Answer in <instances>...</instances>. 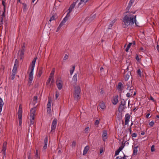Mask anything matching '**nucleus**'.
<instances>
[{
  "mask_svg": "<svg viewBox=\"0 0 159 159\" xmlns=\"http://www.w3.org/2000/svg\"><path fill=\"white\" fill-rule=\"evenodd\" d=\"M136 16H134L131 13H128L125 15L123 18L122 25L124 28H127L129 25H132L135 23L136 26L137 25L136 19Z\"/></svg>",
  "mask_w": 159,
  "mask_h": 159,
  "instance_id": "nucleus-1",
  "label": "nucleus"
},
{
  "mask_svg": "<svg viewBox=\"0 0 159 159\" xmlns=\"http://www.w3.org/2000/svg\"><path fill=\"white\" fill-rule=\"evenodd\" d=\"M37 59V57H35L32 61L31 64V72L30 73L29 77L28 84L30 86L32 83L33 78V70L35 66L36 60Z\"/></svg>",
  "mask_w": 159,
  "mask_h": 159,
  "instance_id": "nucleus-2",
  "label": "nucleus"
},
{
  "mask_svg": "<svg viewBox=\"0 0 159 159\" xmlns=\"http://www.w3.org/2000/svg\"><path fill=\"white\" fill-rule=\"evenodd\" d=\"M81 92L80 88L79 86H77L74 88V94L75 98L77 100L80 99V94Z\"/></svg>",
  "mask_w": 159,
  "mask_h": 159,
  "instance_id": "nucleus-3",
  "label": "nucleus"
},
{
  "mask_svg": "<svg viewBox=\"0 0 159 159\" xmlns=\"http://www.w3.org/2000/svg\"><path fill=\"white\" fill-rule=\"evenodd\" d=\"M125 101L124 99L121 101L118 108V111L119 112H122L125 109Z\"/></svg>",
  "mask_w": 159,
  "mask_h": 159,
  "instance_id": "nucleus-4",
  "label": "nucleus"
},
{
  "mask_svg": "<svg viewBox=\"0 0 159 159\" xmlns=\"http://www.w3.org/2000/svg\"><path fill=\"white\" fill-rule=\"evenodd\" d=\"M117 89L118 90V91L119 92V93L120 94V96H121V94L122 92V90L124 88V87L122 84V83L121 82H120L118 83V84L117 86Z\"/></svg>",
  "mask_w": 159,
  "mask_h": 159,
  "instance_id": "nucleus-5",
  "label": "nucleus"
},
{
  "mask_svg": "<svg viewBox=\"0 0 159 159\" xmlns=\"http://www.w3.org/2000/svg\"><path fill=\"white\" fill-rule=\"evenodd\" d=\"M125 141L124 142V141L122 142L121 145L116 151L115 156H116L119 154L120 152L125 147Z\"/></svg>",
  "mask_w": 159,
  "mask_h": 159,
  "instance_id": "nucleus-6",
  "label": "nucleus"
},
{
  "mask_svg": "<svg viewBox=\"0 0 159 159\" xmlns=\"http://www.w3.org/2000/svg\"><path fill=\"white\" fill-rule=\"evenodd\" d=\"M57 123V120L56 118H55L52 121V126L51 132H53L55 130Z\"/></svg>",
  "mask_w": 159,
  "mask_h": 159,
  "instance_id": "nucleus-7",
  "label": "nucleus"
},
{
  "mask_svg": "<svg viewBox=\"0 0 159 159\" xmlns=\"http://www.w3.org/2000/svg\"><path fill=\"white\" fill-rule=\"evenodd\" d=\"M56 83L58 89L59 90L61 89L62 87V81L61 80L58 81L57 80Z\"/></svg>",
  "mask_w": 159,
  "mask_h": 159,
  "instance_id": "nucleus-8",
  "label": "nucleus"
},
{
  "mask_svg": "<svg viewBox=\"0 0 159 159\" xmlns=\"http://www.w3.org/2000/svg\"><path fill=\"white\" fill-rule=\"evenodd\" d=\"M134 0H130L129 4L128 6L126 8V9L128 10V11H126L124 14L125 13H128V11L129 10L130 8L131 7L132 5V4L134 2Z\"/></svg>",
  "mask_w": 159,
  "mask_h": 159,
  "instance_id": "nucleus-9",
  "label": "nucleus"
},
{
  "mask_svg": "<svg viewBox=\"0 0 159 159\" xmlns=\"http://www.w3.org/2000/svg\"><path fill=\"white\" fill-rule=\"evenodd\" d=\"M130 118V116L129 115V114L127 113L125 115V125H127L128 124L129 122V120Z\"/></svg>",
  "mask_w": 159,
  "mask_h": 159,
  "instance_id": "nucleus-10",
  "label": "nucleus"
},
{
  "mask_svg": "<svg viewBox=\"0 0 159 159\" xmlns=\"http://www.w3.org/2000/svg\"><path fill=\"white\" fill-rule=\"evenodd\" d=\"M88 0H81L80 2L78 4V7H80L81 8L85 4V3L87 2Z\"/></svg>",
  "mask_w": 159,
  "mask_h": 159,
  "instance_id": "nucleus-11",
  "label": "nucleus"
},
{
  "mask_svg": "<svg viewBox=\"0 0 159 159\" xmlns=\"http://www.w3.org/2000/svg\"><path fill=\"white\" fill-rule=\"evenodd\" d=\"M118 95L114 96L112 100V103L114 105L117 104L118 102Z\"/></svg>",
  "mask_w": 159,
  "mask_h": 159,
  "instance_id": "nucleus-12",
  "label": "nucleus"
},
{
  "mask_svg": "<svg viewBox=\"0 0 159 159\" xmlns=\"http://www.w3.org/2000/svg\"><path fill=\"white\" fill-rule=\"evenodd\" d=\"M35 107H34L31 109L30 110V117H34L35 116Z\"/></svg>",
  "mask_w": 159,
  "mask_h": 159,
  "instance_id": "nucleus-13",
  "label": "nucleus"
},
{
  "mask_svg": "<svg viewBox=\"0 0 159 159\" xmlns=\"http://www.w3.org/2000/svg\"><path fill=\"white\" fill-rule=\"evenodd\" d=\"M78 0H77V1L75 2H74L70 6L69 9V11L68 13H70L71 11L74 8V7L76 3L78 1Z\"/></svg>",
  "mask_w": 159,
  "mask_h": 159,
  "instance_id": "nucleus-14",
  "label": "nucleus"
},
{
  "mask_svg": "<svg viewBox=\"0 0 159 159\" xmlns=\"http://www.w3.org/2000/svg\"><path fill=\"white\" fill-rule=\"evenodd\" d=\"M102 137L103 141H105V139H107V131L106 130H103L102 132Z\"/></svg>",
  "mask_w": 159,
  "mask_h": 159,
  "instance_id": "nucleus-15",
  "label": "nucleus"
},
{
  "mask_svg": "<svg viewBox=\"0 0 159 159\" xmlns=\"http://www.w3.org/2000/svg\"><path fill=\"white\" fill-rule=\"evenodd\" d=\"M135 44V42L134 41L133 43H129L128 44V45L127 46V48H126V49H125V51H126V52H127L128 51L129 48H130L131 46L133 44V45H134Z\"/></svg>",
  "mask_w": 159,
  "mask_h": 159,
  "instance_id": "nucleus-16",
  "label": "nucleus"
},
{
  "mask_svg": "<svg viewBox=\"0 0 159 159\" xmlns=\"http://www.w3.org/2000/svg\"><path fill=\"white\" fill-rule=\"evenodd\" d=\"M89 146H86L84 149L83 152V155H85L87 154L88 151L89 149Z\"/></svg>",
  "mask_w": 159,
  "mask_h": 159,
  "instance_id": "nucleus-17",
  "label": "nucleus"
},
{
  "mask_svg": "<svg viewBox=\"0 0 159 159\" xmlns=\"http://www.w3.org/2000/svg\"><path fill=\"white\" fill-rule=\"evenodd\" d=\"M6 147H7V142H4L3 143V145L2 146V151L3 152V153H4L5 154V152L6 149Z\"/></svg>",
  "mask_w": 159,
  "mask_h": 159,
  "instance_id": "nucleus-18",
  "label": "nucleus"
},
{
  "mask_svg": "<svg viewBox=\"0 0 159 159\" xmlns=\"http://www.w3.org/2000/svg\"><path fill=\"white\" fill-rule=\"evenodd\" d=\"M18 115V116L22 115V109L21 105V104L19 106Z\"/></svg>",
  "mask_w": 159,
  "mask_h": 159,
  "instance_id": "nucleus-19",
  "label": "nucleus"
},
{
  "mask_svg": "<svg viewBox=\"0 0 159 159\" xmlns=\"http://www.w3.org/2000/svg\"><path fill=\"white\" fill-rule=\"evenodd\" d=\"M4 104V102L2 100V99L0 98V112L2 111V107Z\"/></svg>",
  "mask_w": 159,
  "mask_h": 159,
  "instance_id": "nucleus-20",
  "label": "nucleus"
},
{
  "mask_svg": "<svg viewBox=\"0 0 159 159\" xmlns=\"http://www.w3.org/2000/svg\"><path fill=\"white\" fill-rule=\"evenodd\" d=\"M53 78L52 76L51 75H50L49 78V79L47 81L46 85H49L50 83L51 80H52V79L53 78Z\"/></svg>",
  "mask_w": 159,
  "mask_h": 159,
  "instance_id": "nucleus-21",
  "label": "nucleus"
},
{
  "mask_svg": "<svg viewBox=\"0 0 159 159\" xmlns=\"http://www.w3.org/2000/svg\"><path fill=\"white\" fill-rule=\"evenodd\" d=\"M130 73L129 72L127 74L125 75V81H127L128 80V79L130 76Z\"/></svg>",
  "mask_w": 159,
  "mask_h": 159,
  "instance_id": "nucleus-22",
  "label": "nucleus"
},
{
  "mask_svg": "<svg viewBox=\"0 0 159 159\" xmlns=\"http://www.w3.org/2000/svg\"><path fill=\"white\" fill-rule=\"evenodd\" d=\"M138 148V146H137L136 147H134V148L133 154L134 155H137V153L138 150L137 148Z\"/></svg>",
  "mask_w": 159,
  "mask_h": 159,
  "instance_id": "nucleus-23",
  "label": "nucleus"
},
{
  "mask_svg": "<svg viewBox=\"0 0 159 159\" xmlns=\"http://www.w3.org/2000/svg\"><path fill=\"white\" fill-rule=\"evenodd\" d=\"M116 19H115L111 22V24L109 25V29H111V28L112 27L114 24L116 22Z\"/></svg>",
  "mask_w": 159,
  "mask_h": 159,
  "instance_id": "nucleus-24",
  "label": "nucleus"
},
{
  "mask_svg": "<svg viewBox=\"0 0 159 159\" xmlns=\"http://www.w3.org/2000/svg\"><path fill=\"white\" fill-rule=\"evenodd\" d=\"M126 156L125 154H124V156L123 157L118 156L117 157L116 159H127L126 158Z\"/></svg>",
  "mask_w": 159,
  "mask_h": 159,
  "instance_id": "nucleus-25",
  "label": "nucleus"
},
{
  "mask_svg": "<svg viewBox=\"0 0 159 159\" xmlns=\"http://www.w3.org/2000/svg\"><path fill=\"white\" fill-rule=\"evenodd\" d=\"M18 118L19 121V125L20 126L22 124V115L18 116Z\"/></svg>",
  "mask_w": 159,
  "mask_h": 159,
  "instance_id": "nucleus-26",
  "label": "nucleus"
},
{
  "mask_svg": "<svg viewBox=\"0 0 159 159\" xmlns=\"http://www.w3.org/2000/svg\"><path fill=\"white\" fill-rule=\"evenodd\" d=\"M52 102V100L50 99L49 97L48 98V102L47 105V108L51 107V103Z\"/></svg>",
  "mask_w": 159,
  "mask_h": 159,
  "instance_id": "nucleus-27",
  "label": "nucleus"
},
{
  "mask_svg": "<svg viewBox=\"0 0 159 159\" xmlns=\"http://www.w3.org/2000/svg\"><path fill=\"white\" fill-rule=\"evenodd\" d=\"M130 89V90L129 91V92H130V94L131 95H132V94L133 93V92H134V94H133L134 95H136V92L135 91H134V90L132 88V87H131Z\"/></svg>",
  "mask_w": 159,
  "mask_h": 159,
  "instance_id": "nucleus-28",
  "label": "nucleus"
},
{
  "mask_svg": "<svg viewBox=\"0 0 159 159\" xmlns=\"http://www.w3.org/2000/svg\"><path fill=\"white\" fill-rule=\"evenodd\" d=\"M42 68H40L39 69V71L38 73V75L37 76L39 78L40 77L41 75L42 74Z\"/></svg>",
  "mask_w": 159,
  "mask_h": 159,
  "instance_id": "nucleus-29",
  "label": "nucleus"
},
{
  "mask_svg": "<svg viewBox=\"0 0 159 159\" xmlns=\"http://www.w3.org/2000/svg\"><path fill=\"white\" fill-rule=\"evenodd\" d=\"M77 74H75L73 78V80L75 82H76L77 80Z\"/></svg>",
  "mask_w": 159,
  "mask_h": 159,
  "instance_id": "nucleus-30",
  "label": "nucleus"
},
{
  "mask_svg": "<svg viewBox=\"0 0 159 159\" xmlns=\"http://www.w3.org/2000/svg\"><path fill=\"white\" fill-rule=\"evenodd\" d=\"M100 108L102 109H104L105 108V104L103 103H101L99 105Z\"/></svg>",
  "mask_w": 159,
  "mask_h": 159,
  "instance_id": "nucleus-31",
  "label": "nucleus"
},
{
  "mask_svg": "<svg viewBox=\"0 0 159 159\" xmlns=\"http://www.w3.org/2000/svg\"><path fill=\"white\" fill-rule=\"evenodd\" d=\"M30 125H32L34 123V117H30Z\"/></svg>",
  "mask_w": 159,
  "mask_h": 159,
  "instance_id": "nucleus-32",
  "label": "nucleus"
},
{
  "mask_svg": "<svg viewBox=\"0 0 159 159\" xmlns=\"http://www.w3.org/2000/svg\"><path fill=\"white\" fill-rule=\"evenodd\" d=\"M75 68V65H74L72 66V69H71L70 70V74L71 75H72L74 71Z\"/></svg>",
  "mask_w": 159,
  "mask_h": 159,
  "instance_id": "nucleus-33",
  "label": "nucleus"
},
{
  "mask_svg": "<svg viewBox=\"0 0 159 159\" xmlns=\"http://www.w3.org/2000/svg\"><path fill=\"white\" fill-rule=\"evenodd\" d=\"M96 14H94L89 19L90 20H93L96 17Z\"/></svg>",
  "mask_w": 159,
  "mask_h": 159,
  "instance_id": "nucleus-34",
  "label": "nucleus"
},
{
  "mask_svg": "<svg viewBox=\"0 0 159 159\" xmlns=\"http://www.w3.org/2000/svg\"><path fill=\"white\" fill-rule=\"evenodd\" d=\"M68 56L67 54H66L63 60V61L65 62L66 60L68 59Z\"/></svg>",
  "mask_w": 159,
  "mask_h": 159,
  "instance_id": "nucleus-35",
  "label": "nucleus"
},
{
  "mask_svg": "<svg viewBox=\"0 0 159 159\" xmlns=\"http://www.w3.org/2000/svg\"><path fill=\"white\" fill-rule=\"evenodd\" d=\"M25 43H24L22 47L21 52H24L25 51Z\"/></svg>",
  "mask_w": 159,
  "mask_h": 159,
  "instance_id": "nucleus-36",
  "label": "nucleus"
},
{
  "mask_svg": "<svg viewBox=\"0 0 159 159\" xmlns=\"http://www.w3.org/2000/svg\"><path fill=\"white\" fill-rule=\"evenodd\" d=\"M137 73L138 75H139L140 77L141 76V72L140 69H139L137 72Z\"/></svg>",
  "mask_w": 159,
  "mask_h": 159,
  "instance_id": "nucleus-37",
  "label": "nucleus"
},
{
  "mask_svg": "<svg viewBox=\"0 0 159 159\" xmlns=\"http://www.w3.org/2000/svg\"><path fill=\"white\" fill-rule=\"evenodd\" d=\"M48 138L46 137L44 139V144H47Z\"/></svg>",
  "mask_w": 159,
  "mask_h": 159,
  "instance_id": "nucleus-38",
  "label": "nucleus"
},
{
  "mask_svg": "<svg viewBox=\"0 0 159 159\" xmlns=\"http://www.w3.org/2000/svg\"><path fill=\"white\" fill-rule=\"evenodd\" d=\"M76 142L75 141H73L72 142V144H71L72 147L73 148L75 147L76 145Z\"/></svg>",
  "mask_w": 159,
  "mask_h": 159,
  "instance_id": "nucleus-39",
  "label": "nucleus"
},
{
  "mask_svg": "<svg viewBox=\"0 0 159 159\" xmlns=\"http://www.w3.org/2000/svg\"><path fill=\"white\" fill-rule=\"evenodd\" d=\"M55 16L54 15L52 16L50 18L49 20V21L51 22V21L55 20Z\"/></svg>",
  "mask_w": 159,
  "mask_h": 159,
  "instance_id": "nucleus-40",
  "label": "nucleus"
},
{
  "mask_svg": "<svg viewBox=\"0 0 159 159\" xmlns=\"http://www.w3.org/2000/svg\"><path fill=\"white\" fill-rule=\"evenodd\" d=\"M70 16L69 13H68L66 16L64 18L66 21H67L68 20V18Z\"/></svg>",
  "mask_w": 159,
  "mask_h": 159,
  "instance_id": "nucleus-41",
  "label": "nucleus"
},
{
  "mask_svg": "<svg viewBox=\"0 0 159 159\" xmlns=\"http://www.w3.org/2000/svg\"><path fill=\"white\" fill-rule=\"evenodd\" d=\"M47 111L48 113H50L51 112V107L47 108Z\"/></svg>",
  "mask_w": 159,
  "mask_h": 159,
  "instance_id": "nucleus-42",
  "label": "nucleus"
},
{
  "mask_svg": "<svg viewBox=\"0 0 159 159\" xmlns=\"http://www.w3.org/2000/svg\"><path fill=\"white\" fill-rule=\"evenodd\" d=\"M15 74H15V73H12V74L11 75V79L13 80L14 79V78H15Z\"/></svg>",
  "mask_w": 159,
  "mask_h": 159,
  "instance_id": "nucleus-43",
  "label": "nucleus"
},
{
  "mask_svg": "<svg viewBox=\"0 0 159 159\" xmlns=\"http://www.w3.org/2000/svg\"><path fill=\"white\" fill-rule=\"evenodd\" d=\"M23 10H25L27 7V5L26 4L23 3Z\"/></svg>",
  "mask_w": 159,
  "mask_h": 159,
  "instance_id": "nucleus-44",
  "label": "nucleus"
},
{
  "mask_svg": "<svg viewBox=\"0 0 159 159\" xmlns=\"http://www.w3.org/2000/svg\"><path fill=\"white\" fill-rule=\"evenodd\" d=\"M38 99V97L37 96H35L34 97V101H35V102H36L37 101Z\"/></svg>",
  "mask_w": 159,
  "mask_h": 159,
  "instance_id": "nucleus-45",
  "label": "nucleus"
},
{
  "mask_svg": "<svg viewBox=\"0 0 159 159\" xmlns=\"http://www.w3.org/2000/svg\"><path fill=\"white\" fill-rule=\"evenodd\" d=\"M151 151L152 152H153L154 151L155 149H154V145H152L151 148Z\"/></svg>",
  "mask_w": 159,
  "mask_h": 159,
  "instance_id": "nucleus-46",
  "label": "nucleus"
},
{
  "mask_svg": "<svg viewBox=\"0 0 159 159\" xmlns=\"http://www.w3.org/2000/svg\"><path fill=\"white\" fill-rule=\"evenodd\" d=\"M137 136V134L135 133H133L132 134L131 136L133 137H136Z\"/></svg>",
  "mask_w": 159,
  "mask_h": 159,
  "instance_id": "nucleus-47",
  "label": "nucleus"
},
{
  "mask_svg": "<svg viewBox=\"0 0 159 159\" xmlns=\"http://www.w3.org/2000/svg\"><path fill=\"white\" fill-rule=\"evenodd\" d=\"M154 124V122L153 121H151V122L149 123V125L150 126L152 127Z\"/></svg>",
  "mask_w": 159,
  "mask_h": 159,
  "instance_id": "nucleus-48",
  "label": "nucleus"
},
{
  "mask_svg": "<svg viewBox=\"0 0 159 159\" xmlns=\"http://www.w3.org/2000/svg\"><path fill=\"white\" fill-rule=\"evenodd\" d=\"M3 18L1 17V20L0 21V25H2L3 24Z\"/></svg>",
  "mask_w": 159,
  "mask_h": 159,
  "instance_id": "nucleus-49",
  "label": "nucleus"
},
{
  "mask_svg": "<svg viewBox=\"0 0 159 159\" xmlns=\"http://www.w3.org/2000/svg\"><path fill=\"white\" fill-rule=\"evenodd\" d=\"M131 93H130V92L126 94V96L127 97H131L132 95L130 94Z\"/></svg>",
  "mask_w": 159,
  "mask_h": 159,
  "instance_id": "nucleus-50",
  "label": "nucleus"
},
{
  "mask_svg": "<svg viewBox=\"0 0 159 159\" xmlns=\"http://www.w3.org/2000/svg\"><path fill=\"white\" fill-rule=\"evenodd\" d=\"M54 82V80L53 79V78L52 79V81H51V84H49V85H50V86H51V85H52L53 83Z\"/></svg>",
  "mask_w": 159,
  "mask_h": 159,
  "instance_id": "nucleus-51",
  "label": "nucleus"
},
{
  "mask_svg": "<svg viewBox=\"0 0 159 159\" xmlns=\"http://www.w3.org/2000/svg\"><path fill=\"white\" fill-rule=\"evenodd\" d=\"M16 71H17L16 69H15V68H13V69L12 70V73L16 74Z\"/></svg>",
  "mask_w": 159,
  "mask_h": 159,
  "instance_id": "nucleus-52",
  "label": "nucleus"
},
{
  "mask_svg": "<svg viewBox=\"0 0 159 159\" xmlns=\"http://www.w3.org/2000/svg\"><path fill=\"white\" fill-rule=\"evenodd\" d=\"M59 96V93L57 92H56V99H57Z\"/></svg>",
  "mask_w": 159,
  "mask_h": 159,
  "instance_id": "nucleus-53",
  "label": "nucleus"
},
{
  "mask_svg": "<svg viewBox=\"0 0 159 159\" xmlns=\"http://www.w3.org/2000/svg\"><path fill=\"white\" fill-rule=\"evenodd\" d=\"M150 100H151L153 102H156V100H154V98L151 96H150Z\"/></svg>",
  "mask_w": 159,
  "mask_h": 159,
  "instance_id": "nucleus-54",
  "label": "nucleus"
},
{
  "mask_svg": "<svg viewBox=\"0 0 159 159\" xmlns=\"http://www.w3.org/2000/svg\"><path fill=\"white\" fill-rule=\"evenodd\" d=\"M99 124V121L98 120H96L95 122V125H98Z\"/></svg>",
  "mask_w": 159,
  "mask_h": 159,
  "instance_id": "nucleus-55",
  "label": "nucleus"
},
{
  "mask_svg": "<svg viewBox=\"0 0 159 159\" xmlns=\"http://www.w3.org/2000/svg\"><path fill=\"white\" fill-rule=\"evenodd\" d=\"M29 155L28 157V159H32L31 155V152H29Z\"/></svg>",
  "mask_w": 159,
  "mask_h": 159,
  "instance_id": "nucleus-56",
  "label": "nucleus"
},
{
  "mask_svg": "<svg viewBox=\"0 0 159 159\" xmlns=\"http://www.w3.org/2000/svg\"><path fill=\"white\" fill-rule=\"evenodd\" d=\"M47 144H44V146L43 147V149H45L47 148Z\"/></svg>",
  "mask_w": 159,
  "mask_h": 159,
  "instance_id": "nucleus-57",
  "label": "nucleus"
},
{
  "mask_svg": "<svg viewBox=\"0 0 159 159\" xmlns=\"http://www.w3.org/2000/svg\"><path fill=\"white\" fill-rule=\"evenodd\" d=\"M89 127H86L85 128V129H84V131L85 133H86L89 130Z\"/></svg>",
  "mask_w": 159,
  "mask_h": 159,
  "instance_id": "nucleus-58",
  "label": "nucleus"
},
{
  "mask_svg": "<svg viewBox=\"0 0 159 159\" xmlns=\"http://www.w3.org/2000/svg\"><path fill=\"white\" fill-rule=\"evenodd\" d=\"M35 156L36 157H38V150H36Z\"/></svg>",
  "mask_w": 159,
  "mask_h": 159,
  "instance_id": "nucleus-59",
  "label": "nucleus"
},
{
  "mask_svg": "<svg viewBox=\"0 0 159 159\" xmlns=\"http://www.w3.org/2000/svg\"><path fill=\"white\" fill-rule=\"evenodd\" d=\"M2 4L3 6L5 8H6V6L5 4V2L3 0L2 1Z\"/></svg>",
  "mask_w": 159,
  "mask_h": 159,
  "instance_id": "nucleus-60",
  "label": "nucleus"
},
{
  "mask_svg": "<svg viewBox=\"0 0 159 159\" xmlns=\"http://www.w3.org/2000/svg\"><path fill=\"white\" fill-rule=\"evenodd\" d=\"M136 60L138 61H139V56L138 55H137V56H136Z\"/></svg>",
  "mask_w": 159,
  "mask_h": 159,
  "instance_id": "nucleus-61",
  "label": "nucleus"
},
{
  "mask_svg": "<svg viewBox=\"0 0 159 159\" xmlns=\"http://www.w3.org/2000/svg\"><path fill=\"white\" fill-rule=\"evenodd\" d=\"M17 65H16V64H15L13 68H15V69H17Z\"/></svg>",
  "mask_w": 159,
  "mask_h": 159,
  "instance_id": "nucleus-62",
  "label": "nucleus"
},
{
  "mask_svg": "<svg viewBox=\"0 0 159 159\" xmlns=\"http://www.w3.org/2000/svg\"><path fill=\"white\" fill-rule=\"evenodd\" d=\"M54 70H53L51 72V73L50 74V75H52L53 76V75H54Z\"/></svg>",
  "mask_w": 159,
  "mask_h": 159,
  "instance_id": "nucleus-63",
  "label": "nucleus"
},
{
  "mask_svg": "<svg viewBox=\"0 0 159 159\" xmlns=\"http://www.w3.org/2000/svg\"><path fill=\"white\" fill-rule=\"evenodd\" d=\"M157 48L158 51L159 52V45H157Z\"/></svg>",
  "mask_w": 159,
  "mask_h": 159,
  "instance_id": "nucleus-64",
  "label": "nucleus"
}]
</instances>
